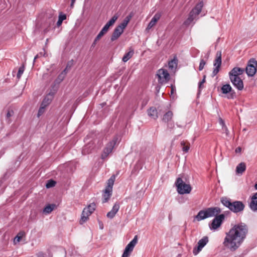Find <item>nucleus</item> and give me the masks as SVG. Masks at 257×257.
I'll list each match as a JSON object with an SVG mask.
<instances>
[{"label": "nucleus", "instance_id": "33", "mask_svg": "<svg viewBox=\"0 0 257 257\" xmlns=\"http://www.w3.org/2000/svg\"><path fill=\"white\" fill-rule=\"evenodd\" d=\"M112 195V192H110L109 193H107L106 191V190H104V194L103 196V200L102 203H106L107 202L108 200L110 199V196Z\"/></svg>", "mask_w": 257, "mask_h": 257}, {"label": "nucleus", "instance_id": "15", "mask_svg": "<svg viewBox=\"0 0 257 257\" xmlns=\"http://www.w3.org/2000/svg\"><path fill=\"white\" fill-rule=\"evenodd\" d=\"M230 80L233 86L238 90L241 91L243 90L244 87L243 82L240 78L235 79L234 80L232 78L230 79Z\"/></svg>", "mask_w": 257, "mask_h": 257}, {"label": "nucleus", "instance_id": "62", "mask_svg": "<svg viewBox=\"0 0 257 257\" xmlns=\"http://www.w3.org/2000/svg\"><path fill=\"white\" fill-rule=\"evenodd\" d=\"M178 127H181V126H180V125H178Z\"/></svg>", "mask_w": 257, "mask_h": 257}, {"label": "nucleus", "instance_id": "46", "mask_svg": "<svg viewBox=\"0 0 257 257\" xmlns=\"http://www.w3.org/2000/svg\"><path fill=\"white\" fill-rule=\"evenodd\" d=\"M222 129L224 131V132L225 133L226 135L227 136H228L229 135V132L227 128V126L226 125L224 126L223 127H222Z\"/></svg>", "mask_w": 257, "mask_h": 257}, {"label": "nucleus", "instance_id": "25", "mask_svg": "<svg viewBox=\"0 0 257 257\" xmlns=\"http://www.w3.org/2000/svg\"><path fill=\"white\" fill-rule=\"evenodd\" d=\"M134 54V50L132 48L129 49V51L126 53L122 57V60L124 62H127L130 59Z\"/></svg>", "mask_w": 257, "mask_h": 257}, {"label": "nucleus", "instance_id": "47", "mask_svg": "<svg viewBox=\"0 0 257 257\" xmlns=\"http://www.w3.org/2000/svg\"><path fill=\"white\" fill-rule=\"evenodd\" d=\"M219 123L222 126V127L226 125L224 120L221 117L219 118Z\"/></svg>", "mask_w": 257, "mask_h": 257}, {"label": "nucleus", "instance_id": "20", "mask_svg": "<svg viewBox=\"0 0 257 257\" xmlns=\"http://www.w3.org/2000/svg\"><path fill=\"white\" fill-rule=\"evenodd\" d=\"M115 179V177L114 175H112L110 177V178L108 180L107 183V186L106 187L105 190L107 193L112 191V188L114 184V182Z\"/></svg>", "mask_w": 257, "mask_h": 257}, {"label": "nucleus", "instance_id": "44", "mask_svg": "<svg viewBox=\"0 0 257 257\" xmlns=\"http://www.w3.org/2000/svg\"><path fill=\"white\" fill-rule=\"evenodd\" d=\"M103 36L104 35L100 32L97 35V36L95 38L94 40H95V41L98 42L100 39V38Z\"/></svg>", "mask_w": 257, "mask_h": 257}, {"label": "nucleus", "instance_id": "42", "mask_svg": "<svg viewBox=\"0 0 257 257\" xmlns=\"http://www.w3.org/2000/svg\"><path fill=\"white\" fill-rule=\"evenodd\" d=\"M45 107H46L44 106L43 105L41 104V105L39 109V111H38V116H40L43 113V112H44V109H45Z\"/></svg>", "mask_w": 257, "mask_h": 257}, {"label": "nucleus", "instance_id": "35", "mask_svg": "<svg viewBox=\"0 0 257 257\" xmlns=\"http://www.w3.org/2000/svg\"><path fill=\"white\" fill-rule=\"evenodd\" d=\"M56 182L54 181L53 180H49L47 181L46 184V187L47 188H51V187H53L54 186H55V184H56Z\"/></svg>", "mask_w": 257, "mask_h": 257}, {"label": "nucleus", "instance_id": "48", "mask_svg": "<svg viewBox=\"0 0 257 257\" xmlns=\"http://www.w3.org/2000/svg\"><path fill=\"white\" fill-rule=\"evenodd\" d=\"M97 41H95V40H94L93 43H92L91 46H90V50H92L93 48H94L96 45V43H97Z\"/></svg>", "mask_w": 257, "mask_h": 257}, {"label": "nucleus", "instance_id": "49", "mask_svg": "<svg viewBox=\"0 0 257 257\" xmlns=\"http://www.w3.org/2000/svg\"><path fill=\"white\" fill-rule=\"evenodd\" d=\"M37 256H38V257H47L46 254L42 252H39L37 254Z\"/></svg>", "mask_w": 257, "mask_h": 257}, {"label": "nucleus", "instance_id": "39", "mask_svg": "<svg viewBox=\"0 0 257 257\" xmlns=\"http://www.w3.org/2000/svg\"><path fill=\"white\" fill-rule=\"evenodd\" d=\"M206 64V62L204 59H201L200 62L199 66V70L201 71L204 68L205 65Z\"/></svg>", "mask_w": 257, "mask_h": 257}, {"label": "nucleus", "instance_id": "60", "mask_svg": "<svg viewBox=\"0 0 257 257\" xmlns=\"http://www.w3.org/2000/svg\"><path fill=\"white\" fill-rule=\"evenodd\" d=\"M121 257H128V256H123V253L122 254Z\"/></svg>", "mask_w": 257, "mask_h": 257}, {"label": "nucleus", "instance_id": "10", "mask_svg": "<svg viewBox=\"0 0 257 257\" xmlns=\"http://www.w3.org/2000/svg\"><path fill=\"white\" fill-rule=\"evenodd\" d=\"M138 242V236L136 235L133 240L126 246L123 251V256H129Z\"/></svg>", "mask_w": 257, "mask_h": 257}, {"label": "nucleus", "instance_id": "19", "mask_svg": "<svg viewBox=\"0 0 257 257\" xmlns=\"http://www.w3.org/2000/svg\"><path fill=\"white\" fill-rule=\"evenodd\" d=\"M123 31L122 30L121 28H118L117 27L114 29L112 34L111 35L110 40L111 41H114L117 40L120 35L122 34Z\"/></svg>", "mask_w": 257, "mask_h": 257}, {"label": "nucleus", "instance_id": "53", "mask_svg": "<svg viewBox=\"0 0 257 257\" xmlns=\"http://www.w3.org/2000/svg\"><path fill=\"white\" fill-rule=\"evenodd\" d=\"M76 2V0H71V4H70V8H73L74 7V4Z\"/></svg>", "mask_w": 257, "mask_h": 257}, {"label": "nucleus", "instance_id": "17", "mask_svg": "<svg viewBox=\"0 0 257 257\" xmlns=\"http://www.w3.org/2000/svg\"><path fill=\"white\" fill-rule=\"evenodd\" d=\"M3 115H5V118L6 121L10 123L12 122V117L13 116L14 114V112L13 110L11 108H7L6 110H4L2 113Z\"/></svg>", "mask_w": 257, "mask_h": 257}, {"label": "nucleus", "instance_id": "43", "mask_svg": "<svg viewBox=\"0 0 257 257\" xmlns=\"http://www.w3.org/2000/svg\"><path fill=\"white\" fill-rule=\"evenodd\" d=\"M235 68H236V70L237 71V73L238 74L239 76L242 74L244 71V69L243 68L236 67Z\"/></svg>", "mask_w": 257, "mask_h": 257}, {"label": "nucleus", "instance_id": "23", "mask_svg": "<svg viewBox=\"0 0 257 257\" xmlns=\"http://www.w3.org/2000/svg\"><path fill=\"white\" fill-rule=\"evenodd\" d=\"M246 170V165L244 162H241L238 164L236 167V174H242Z\"/></svg>", "mask_w": 257, "mask_h": 257}, {"label": "nucleus", "instance_id": "27", "mask_svg": "<svg viewBox=\"0 0 257 257\" xmlns=\"http://www.w3.org/2000/svg\"><path fill=\"white\" fill-rule=\"evenodd\" d=\"M54 204H48L46 205L43 209V212L45 214H50L56 207Z\"/></svg>", "mask_w": 257, "mask_h": 257}, {"label": "nucleus", "instance_id": "11", "mask_svg": "<svg viewBox=\"0 0 257 257\" xmlns=\"http://www.w3.org/2000/svg\"><path fill=\"white\" fill-rule=\"evenodd\" d=\"M208 237L206 236H204L198 242V246L197 247H194L193 250V253L194 255H197L202 249L206 245L208 242Z\"/></svg>", "mask_w": 257, "mask_h": 257}, {"label": "nucleus", "instance_id": "4", "mask_svg": "<svg viewBox=\"0 0 257 257\" xmlns=\"http://www.w3.org/2000/svg\"><path fill=\"white\" fill-rule=\"evenodd\" d=\"M118 143V137L116 136L114 137L112 140L108 143L104 148L101 156V159L103 160L107 158L108 155L112 152L114 146Z\"/></svg>", "mask_w": 257, "mask_h": 257}, {"label": "nucleus", "instance_id": "28", "mask_svg": "<svg viewBox=\"0 0 257 257\" xmlns=\"http://www.w3.org/2000/svg\"><path fill=\"white\" fill-rule=\"evenodd\" d=\"M221 203L229 210L231 206L232 202L229 198L226 197H222L220 199Z\"/></svg>", "mask_w": 257, "mask_h": 257}, {"label": "nucleus", "instance_id": "12", "mask_svg": "<svg viewBox=\"0 0 257 257\" xmlns=\"http://www.w3.org/2000/svg\"><path fill=\"white\" fill-rule=\"evenodd\" d=\"M221 65V52H217L216 53V57L213 63L215 68L212 72L213 76H215L219 72V68Z\"/></svg>", "mask_w": 257, "mask_h": 257}, {"label": "nucleus", "instance_id": "24", "mask_svg": "<svg viewBox=\"0 0 257 257\" xmlns=\"http://www.w3.org/2000/svg\"><path fill=\"white\" fill-rule=\"evenodd\" d=\"M132 18V16L131 15H128L126 16L124 20H123L122 22L120 23L119 25L117 26L118 28H121L122 30L123 31L124 29L125 28V27L127 26L128 23L131 20V19Z\"/></svg>", "mask_w": 257, "mask_h": 257}, {"label": "nucleus", "instance_id": "61", "mask_svg": "<svg viewBox=\"0 0 257 257\" xmlns=\"http://www.w3.org/2000/svg\"><path fill=\"white\" fill-rule=\"evenodd\" d=\"M36 59H35V58L34 59V61H33V63H34L35 62Z\"/></svg>", "mask_w": 257, "mask_h": 257}, {"label": "nucleus", "instance_id": "31", "mask_svg": "<svg viewBox=\"0 0 257 257\" xmlns=\"http://www.w3.org/2000/svg\"><path fill=\"white\" fill-rule=\"evenodd\" d=\"M172 112L171 111H168L164 115L162 120L165 122H168L172 119Z\"/></svg>", "mask_w": 257, "mask_h": 257}, {"label": "nucleus", "instance_id": "51", "mask_svg": "<svg viewBox=\"0 0 257 257\" xmlns=\"http://www.w3.org/2000/svg\"><path fill=\"white\" fill-rule=\"evenodd\" d=\"M174 126V124L173 123H172L171 122H168V127L169 128H173Z\"/></svg>", "mask_w": 257, "mask_h": 257}, {"label": "nucleus", "instance_id": "37", "mask_svg": "<svg viewBox=\"0 0 257 257\" xmlns=\"http://www.w3.org/2000/svg\"><path fill=\"white\" fill-rule=\"evenodd\" d=\"M24 67L23 66H21L19 68V70H18V73H17V77L18 79H20V77H21L22 75L23 74V73H24Z\"/></svg>", "mask_w": 257, "mask_h": 257}, {"label": "nucleus", "instance_id": "8", "mask_svg": "<svg viewBox=\"0 0 257 257\" xmlns=\"http://www.w3.org/2000/svg\"><path fill=\"white\" fill-rule=\"evenodd\" d=\"M225 215L223 214L215 215V217L212 220V223L210 225V229L214 230L218 228L222 224Z\"/></svg>", "mask_w": 257, "mask_h": 257}, {"label": "nucleus", "instance_id": "7", "mask_svg": "<svg viewBox=\"0 0 257 257\" xmlns=\"http://www.w3.org/2000/svg\"><path fill=\"white\" fill-rule=\"evenodd\" d=\"M257 61L255 58H250L247 62L245 72L248 76H253L256 72Z\"/></svg>", "mask_w": 257, "mask_h": 257}, {"label": "nucleus", "instance_id": "1", "mask_svg": "<svg viewBox=\"0 0 257 257\" xmlns=\"http://www.w3.org/2000/svg\"><path fill=\"white\" fill-rule=\"evenodd\" d=\"M247 232L248 227L244 223L234 225L226 233L223 245L231 251H235L243 242Z\"/></svg>", "mask_w": 257, "mask_h": 257}, {"label": "nucleus", "instance_id": "13", "mask_svg": "<svg viewBox=\"0 0 257 257\" xmlns=\"http://www.w3.org/2000/svg\"><path fill=\"white\" fill-rule=\"evenodd\" d=\"M221 92L223 94H230L227 96L228 99H234L235 96V92L232 89V87L229 84L223 85L221 88Z\"/></svg>", "mask_w": 257, "mask_h": 257}, {"label": "nucleus", "instance_id": "56", "mask_svg": "<svg viewBox=\"0 0 257 257\" xmlns=\"http://www.w3.org/2000/svg\"><path fill=\"white\" fill-rule=\"evenodd\" d=\"M62 23V21L59 19L58 21H57V24L58 26H59V25H61Z\"/></svg>", "mask_w": 257, "mask_h": 257}, {"label": "nucleus", "instance_id": "18", "mask_svg": "<svg viewBox=\"0 0 257 257\" xmlns=\"http://www.w3.org/2000/svg\"><path fill=\"white\" fill-rule=\"evenodd\" d=\"M178 65V59L174 57L168 62V68L171 72H174L176 71Z\"/></svg>", "mask_w": 257, "mask_h": 257}, {"label": "nucleus", "instance_id": "45", "mask_svg": "<svg viewBox=\"0 0 257 257\" xmlns=\"http://www.w3.org/2000/svg\"><path fill=\"white\" fill-rule=\"evenodd\" d=\"M205 77H206V76L204 75L203 77V79L202 80V81L199 82V85H198V87H199V89H200L202 88V85L205 81Z\"/></svg>", "mask_w": 257, "mask_h": 257}, {"label": "nucleus", "instance_id": "30", "mask_svg": "<svg viewBox=\"0 0 257 257\" xmlns=\"http://www.w3.org/2000/svg\"><path fill=\"white\" fill-rule=\"evenodd\" d=\"M229 79H233V80L235 79H237L240 78L239 77V75L237 73V71L236 70V68L234 67L229 72Z\"/></svg>", "mask_w": 257, "mask_h": 257}, {"label": "nucleus", "instance_id": "26", "mask_svg": "<svg viewBox=\"0 0 257 257\" xmlns=\"http://www.w3.org/2000/svg\"><path fill=\"white\" fill-rule=\"evenodd\" d=\"M148 114L149 116L152 118L156 119L158 118V112L156 108L154 107H151L148 110Z\"/></svg>", "mask_w": 257, "mask_h": 257}, {"label": "nucleus", "instance_id": "34", "mask_svg": "<svg viewBox=\"0 0 257 257\" xmlns=\"http://www.w3.org/2000/svg\"><path fill=\"white\" fill-rule=\"evenodd\" d=\"M117 19V16H113L110 20L105 24L108 27L112 26Z\"/></svg>", "mask_w": 257, "mask_h": 257}, {"label": "nucleus", "instance_id": "16", "mask_svg": "<svg viewBox=\"0 0 257 257\" xmlns=\"http://www.w3.org/2000/svg\"><path fill=\"white\" fill-rule=\"evenodd\" d=\"M119 208H120L119 203L118 202L115 203V204L113 206L111 210L107 213V214H106L107 217L108 218H110V219H112L115 216V214L118 212V211L119 210Z\"/></svg>", "mask_w": 257, "mask_h": 257}, {"label": "nucleus", "instance_id": "59", "mask_svg": "<svg viewBox=\"0 0 257 257\" xmlns=\"http://www.w3.org/2000/svg\"><path fill=\"white\" fill-rule=\"evenodd\" d=\"M254 188L256 190H257V183L255 184Z\"/></svg>", "mask_w": 257, "mask_h": 257}, {"label": "nucleus", "instance_id": "6", "mask_svg": "<svg viewBox=\"0 0 257 257\" xmlns=\"http://www.w3.org/2000/svg\"><path fill=\"white\" fill-rule=\"evenodd\" d=\"M203 4L202 2L198 3L195 8L190 12L187 20L185 22V24H189L192 22L196 17L201 12Z\"/></svg>", "mask_w": 257, "mask_h": 257}, {"label": "nucleus", "instance_id": "55", "mask_svg": "<svg viewBox=\"0 0 257 257\" xmlns=\"http://www.w3.org/2000/svg\"><path fill=\"white\" fill-rule=\"evenodd\" d=\"M45 53L44 52H41L39 53L37 55L39 56V57H42V56H45Z\"/></svg>", "mask_w": 257, "mask_h": 257}, {"label": "nucleus", "instance_id": "54", "mask_svg": "<svg viewBox=\"0 0 257 257\" xmlns=\"http://www.w3.org/2000/svg\"><path fill=\"white\" fill-rule=\"evenodd\" d=\"M241 149L240 147H238L235 149V153H239L241 152Z\"/></svg>", "mask_w": 257, "mask_h": 257}, {"label": "nucleus", "instance_id": "58", "mask_svg": "<svg viewBox=\"0 0 257 257\" xmlns=\"http://www.w3.org/2000/svg\"><path fill=\"white\" fill-rule=\"evenodd\" d=\"M39 57H39V56L37 54L34 58H35V59H37Z\"/></svg>", "mask_w": 257, "mask_h": 257}, {"label": "nucleus", "instance_id": "52", "mask_svg": "<svg viewBox=\"0 0 257 257\" xmlns=\"http://www.w3.org/2000/svg\"><path fill=\"white\" fill-rule=\"evenodd\" d=\"M76 2V0H71V4H70V8H73L74 7V4Z\"/></svg>", "mask_w": 257, "mask_h": 257}, {"label": "nucleus", "instance_id": "50", "mask_svg": "<svg viewBox=\"0 0 257 257\" xmlns=\"http://www.w3.org/2000/svg\"><path fill=\"white\" fill-rule=\"evenodd\" d=\"M59 19L63 21L66 19V16L65 15H59Z\"/></svg>", "mask_w": 257, "mask_h": 257}, {"label": "nucleus", "instance_id": "21", "mask_svg": "<svg viewBox=\"0 0 257 257\" xmlns=\"http://www.w3.org/2000/svg\"><path fill=\"white\" fill-rule=\"evenodd\" d=\"M249 207L253 211H257V192L254 193L251 197V200L249 204Z\"/></svg>", "mask_w": 257, "mask_h": 257}, {"label": "nucleus", "instance_id": "32", "mask_svg": "<svg viewBox=\"0 0 257 257\" xmlns=\"http://www.w3.org/2000/svg\"><path fill=\"white\" fill-rule=\"evenodd\" d=\"M52 99V95H51L50 94L48 95H47L44 99H43L42 105H43L44 106L46 107L51 102Z\"/></svg>", "mask_w": 257, "mask_h": 257}, {"label": "nucleus", "instance_id": "14", "mask_svg": "<svg viewBox=\"0 0 257 257\" xmlns=\"http://www.w3.org/2000/svg\"><path fill=\"white\" fill-rule=\"evenodd\" d=\"M157 75L159 78V81L160 83H163L169 79V74L168 71L165 69H160L158 70Z\"/></svg>", "mask_w": 257, "mask_h": 257}, {"label": "nucleus", "instance_id": "5", "mask_svg": "<svg viewBox=\"0 0 257 257\" xmlns=\"http://www.w3.org/2000/svg\"><path fill=\"white\" fill-rule=\"evenodd\" d=\"M96 205L94 203L90 204L87 207L84 208L80 220V223L82 224L88 219V217L95 210Z\"/></svg>", "mask_w": 257, "mask_h": 257}, {"label": "nucleus", "instance_id": "9", "mask_svg": "<svg viewBox=\"0 0 257 257\" xmlns=\"http://www.w3.org/2000/svg\"><path fill=\"white\" fill-rule=\"evenodd\" d=\"M245 207L242 201H234L232 202L230 210L233 213H237L243 211Z\"/></svg>", "mask_w": 257, "mask_h": 257}, {"label": "nucleus", "instance_id": "22", "mask_svg": "<svg viewBox=\"0 0 257 257\" xmlns=\"http://www.w3.org/2000/svg\"><path fill=\"white\" fill-rule=\"evenodd\" d=\"M161 14L160 13H157L152 18V20L148 25V28L151 29L155 25L157 22L160 19Z\"/></svg>", "mask_w": 257, "mask_h": 257}, {"label": "nucleus", "instance_id": "2", "mask_svg": "<svg viewBox=\"0 0 257 257\" xmlns=\"http://www.w3.org/2000/svg\"><path fill=\"white\" fill-rule=\"evenodd\" d=\"M221 210L218 207H209L205 210H200L195 216L197 221H201L208 217H211L220 213Z\"/></svg>", "mask_w": 257, "mask_h": 257}, {"label": "nucleus", "instance_id": "57", "mask_svg": "<svg viewBox=\"0 0 257 257\" xmlns=\"http://www.w3.org/2000/svg\"><path fill=\"white\" fill-rule=\"evenodd\" d=\"M174 88L172 87V88H171V94H173V93H174Z\"/></svg>", "mask_w": 257, "mask_h": 257}, {"label": "nucleus", "instance_id": "29", "mask_svg": "<svg viewBox=\"0 0 257 257\" xmlns=\"http://www.w3.org/2000/svg\"><path fill=\"white\" fill-rule=\"evenodd\" d=\"M66 68H65L57 77V78L55 80V83L56 84L60 83L65 78L66 75Z\"/></svg>", "mask_w": 257, "mask_h": 257}, {"label": "nucleus", "instance_id": "40", "mask_svg": "<svg viewBox=\"0 0 257 257\" xmlns=\"http://www.w3.org/2000/svg\"><path fill=\"white\" fill-rule=\"evenodd\" d=\"M109 28V27L105 25L100 32L104 35L108 31Z\"/></svg>", "mask_w": 257, "mask_h": 257}, {"label": "nucleus", "instance_id": "3", "mask_svg": "<svg viewBox=\"0 0 257 257\" xmlns=\"http://www.w3.org/2000/svg\"><path fill=\"white\" fill-rule=\"evenodd\" d=\"M177 190L179 194H189L192 190V187L189 184H186L181 178H178L175 182Z\"/></svg>", "mask_w": 257, "mask_h": 257}, {"label": "nucleus", "instance_id": "38", "mask_svg": "<svg viewBox=\"0 0 257 257\" xmlns=\"http://www.w3.org/2000/svg\"><path fill=\"white\" fill-rule=\"evenodd\" d=\"M181 146H183L182 150L185 153H187L190 149L189 146H185V142L184 141L181 142Z\"/></svg>", "mask_w": 257, "mask_h": 257}, {"label": "nucleus", "instance_id": "41", "mask_svg": "<svg viewBox=\"0 0 257 257\" xmlns=\"http://www.w3.org/2000/svg\"><path fill=\"white\" fill-rule=\"evenodd\" d=\"M149 100V98L148 97H145L142 101V107L143 108L145 107L148 103Z\"/></svg>", "mask_w": 257, "mask_h": 257}, {"label": "nucleus", "instance_id": "36", "mask_svg": "<svg viewBox=\"0 0 257 257\" xmlns=\"http://www.w3.org/2000/svg\"><path fill=\"white\" fill-rule=\"evenodd\" d=\"M24 232H20L14 238V242H19L22 238L23 237L24 235Z\"/></svg>", "mask_w": 257, "mask_h": 257}]
</instances>
